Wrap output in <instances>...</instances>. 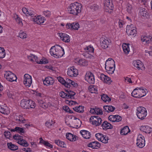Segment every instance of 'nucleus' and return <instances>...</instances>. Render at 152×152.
<instances>
[{"mask_svg":"<svg viewBox=\"0 0 152 152\" xmlns=\"http://www.w3.org/2000/svg\"><path fill=\"white\" fill-rule=\"evenodd\" d=\"M89 91L92 93H97V89L96 86H90L88 88Z\"/></svg>","mask_w":152,"mask_h":152,"instance_id":"41","label":"nucleus"},{"mask_svg":"<svg viewBox=\"0 0 152 152\" xmlns=\"http://www.w3.org/2000/svg\"><path fill=\"white\" fill-rule=\"evenodd\" d=\"M101 99L105 102H109L111 100V99H110L108 96L104 94H103L101 95Z\"/></svg>","mask_w":152,"mask_h":152,"instance_id":"42","label":"nucleus"},{"mask_svg":"<svg viewBox=\"0 0 152 152\" xmlns=\"http://www.w3.org/2000/svg\"><path fill=\"white\" fill-rule=\"evenodd\" d=\"M54 83V79L51 77H48L45 78L43 81V83L45 85L49 86L52 85Z\"/></svg>","mask_w":152,"mask_h":152,"instance_id":"21","label":"nucleus"},{"mask_svg":"<svg viewBox=\"0 0 152 152\" xmlns=\"http://www.w3.org/2000/svg\"><path fill=\"white\" fill-rule=\"evenodd\" d=\"M130 44L127 43H124L122 45V48L124 53L128 55L130 50L129 48Z\"/></svg>","mask_w":152,"mask_h":152,"instance_id":"29","label":"nucleus"},{"mask_svg":"<svg viewBox=\"0 0 152 152\" xmlns=\"http://www.w3.org/2000/svg\"><path fill=\"white\" fill-rule=\"evenodd\" d=\"M39 139L40 140L39 144L43 145L47 148L51 149L53 148V145L48 141L44 140L42 137H40Z\"/></svg>","mask_w":152,"mask_h":152,"instance_id":"25","label":"nucleus"},{"mask_svg":"<svg viewBox=\"0 0 152 152\" xmlns=\"http://www.w3.org/2000/svg\"><path fill=\"white\" fill-rule=\"evenodd\" d=\"M48 60L44 58L41 59L38 62H37V63L40 64H45L48 63Z\"/></svg>","mask_w":152,"mask_h":152,"instance_id":"55","label":"nucleus"},{"mask_svg":"<svg viewBox=\"0 0 152 152\" xmlns=\"http://www.w3.org/2000/svg\"><path fill=\"white\" fill-rule=\"evenodd\" d=\"M141 131L146 133L150 134L152 132V128L148 126H142L140 127Z\"/></svg>","mask_w":152,"mask_h":152,"instance_id":"28","label":"nucleus"},{"mask_svg":"<svg viewBox=\"0 0 152 152\" xmlns=\"http://www.w3.org/2000/svg\"><path fill=\"white\" fill-rule=\"evenodd\" d=\"M95 137L98 140L103 143H107L108 142L109 139L105 135H104L101 133H98L96 134Z\"/></svg>","mask_w":152,"mask_h":152,"instance_id":"14","label":"nucleus"},{"mask_svg":"<svg viewBox=\"0 0 152 152\" xmlns=\"http://www.w3.org/2000/svg\"><path fill=\"white\" fill-rule=\"evenodd\" d=\"M85 79L90 84H94L95 79L94 75L90 72H87L85 76Z\"/></svg>","mask_w":152,"mask_h":152,"instance_id":"16","label":"nucleus"},{"mask_svg":"<svg viewBox=\"0 0 152 152\" xmlns=\"http://www.w3.org/2000/svg\"><path fill=\"white\" fill-rule=\"evenodd\" d=\"M85 50L86 51L88 52L89 54L93 53L94 50V48L91 45H89L88 46L86 47L85 48Z\"/></svg>","mask_w":152,"mask_h":152,"instance_id":"46","label":"nucleus"},{"mask_svg":"<svg viewBox=\"0 0 152 152\" xmlns=\"http://www.w3.org/2000/svg\"><path fill=\"white\" fill-rule=\"evenodd\" d=\"M99 77L100 80L104 83L110 84L112 82L110 78L103 74H101L100 75Z\"/></svg>","mask_w":152,"mask_h":152,"instance_id":"23","label":"nucleus"},{"mask_svg":"<svg viewBox=\"0 0 152 152\" xmlns=\"http://www.w3.org/2000/svg\"><path fill=\"white\" fill-rule=\"evenodd\" d=\"M141 39L142 42L145 44L147 45L149 44H152V35H151L148 36H142Z\"/></svg>","mask_w":152,"mask_h":152,"instance_id":"20","label":"nucleus"},{"mask_svg":"<svg viewBox=\"0 0 152 152\" xmlns=\"http://www.w3.org/2000/svg\"><path fill=\"white\" fill-rule=\"evenodd\" d=\"M6 56L5 50L4 48L0 47V58H3Z\"/></svg>","mask_w":152,"mask_h":152,"instance_id":"50","label":"nucleus"},{"mask_svg":"<svg viewBox=\"0 0 152 152\" xmlns=\"http://www.w3.org/2000/svg\"><path fill=\"white\" fill-rule=\"evenodd\" d=\"M111 43V40L107 37H102L100 39L101 45L102 48L106 49Z\"/></svg>","mask_w":152,"mask_h":152,"instance_id":"13","label":"nucleus"},{"mask_svg":"<svg viewBox=\"0 0 152 152\" xmlns=\"http://www.w3.org/2000/svg\"><path fill=\"white\" fill-rule=\"evenodd\" d=\"M90 121L91 123L95 126L100 125L102 121V119L98 116H91L90 118Z\"/></svg>","mask_w":152,"mask_h":152,"instance_id":"9","label":"nucleus"},{"mask_svg":"<svg viewBox=\"0 0 152 152\" xmlns=\"http://www.w3.org/2000/svg\"><path fill=\"white\" fill-rule=\"evenodd\" d=\"M136 113L139 118L143 120L147 115V110L145 108L142 107H139L137 108Z\"/></svg>","mask_w":152,"mask_h":152,"instance_id":"5","label":"nucleus"},{"mask_svg":"<svg viewBox=\"0 0 152 152\" xmlns=\"http://www.w3.org/2000/svg\"><path fill=\"white\" fill-rule=\"evenodd\" d=\"M151 50L148 51V50H145V53L146 55H147L148 54L150 56H152V47H151Z\"/></svg>","mask_w":152,"mask_h":152,"instance_id":"64","label":"nucleus"},{"mask_svg":"<svg viewBox=\"0 0 152 152\" xmlns=\"http://www.w3.org/2000/svg\"><path fill=\"white\" fill-rule=\"evenodd\" d=\"M126 8L127 12L129 13H131L132 9V6L130 4H127Z\"/></svg>","mask_w":152,"mask_h":152,"instance_id":"56","label":"nucleus"},{"mask_svg":"<svg viewBox=\"0 0 152 152\" xmlns=\"http://www.w3.org/2000/svg\"><path fill=\"white\" fill-rule=\"evenodd\" d=\"M43 13L44 15L46 17H49L50 15V12L48 10L44 11Z\"/></svg>","mask_w":152,"mask_h":152,"instance_id":"59","label":"nucleus"},{"mask_svg":"<svg viewBox=\"0 0 152 152\" xmlns=\"http://www.w3.org/2000/svg\"><path fill=\"white\" fill-rule=\"evenodd\" d=\"M74 62L77 64L82 66L88 65V62L86 59L79 58H75L74 60Z\"/></svg>","mask_w":152,"mask_h":152,"instance_id":"18","label":"nucleus"},{"mask_svg":"<svg viewBox=\"0 0 152 152\" xmlns=\"http://www.w3.org/2000/svg\"><path fill=\"white\" fill-rule=\"evenodd\" d=\"M90 113H91L96 114L98 115H102L103 114L102 111L100 108L96 107H93L90 110Z\"/></svg>","mask_w":152,"mask_h":152,"instance_id":"27","label":"nucleus"},{"mask_svg":"<svg viewBox=\"0 0 152 152\" xmlns=\"http://www.w3.org/2000/svg\"><path fill=\"white\" fill-rule=\"evenodd\" d=\"M55 123V120H51L47 121L45 124V126L49 128H52L53 126V125Z\"/></svg>","mask_w":152,"mask_h":152,"instance_id":"39","label":"nucleus"},{"mask_svg":"<svg viewBox=\"0 0 152 152\" xmlns=\"http://www.w3.org/2000/svg\"><path fill=\"white\" fill-rule=\"evenodd\" d=\"M20 145L23 147H27L28 146V144L25 140L22 139V137L20 135Z\"/></svg>","mask_w":152,"mask_h":152,"instance_id":"38","label":"nucleus"},{"mask_svg":"<svg viewBox=\"0 0 152 152\" xmlns=\"http://www.w3.org/2000/svg\"><path fill=\"white\" fill-rule=\"evenodd\" d=\"M35 102L33 101L30 100H28V109L34 108L35 107Z\"/></svg>","mask_w":152,"mask_h":152,"instance_id":"43","label":"nucleus"},{"mask_svg":"<svg viewBox=\"0 0 152 152\" xmlns=\"http://www.w3.org/2000/svg\"><path fill=\"white\" fill-rule=\"evenodd\" d=\"M75 93L71 90L66 91L65 92L61 91L60 92L59 95L61 97L67 99L65 102L70 106L75 105L77 104L76 102L71 100L75 98Z\"/></svg>","mask_w":152,"mask_h":152,"instance_id":"1","label":"nucleus"},{"mask_svg":"<svg viewBox=\"0 0 152 152\" xmlns=\"http://www.w3.org/2000/svg\"><path fill=\"white\" fill-rule=\"evenodd\" d=\"M126 32L128 35L132 36L133 37H135L137 34L136 27L132 24L127 26Z\"/></svg>","mask_w":152,"mask_h":152,"instance_id":"7","label":"nucleus"},{"mask_svg":"<svg viewBox=\"0 0 152 152\" xmlns=\"http://www.w3.org/2000/svg\"><path fill=\"white\" fill-rule=\"evenodd\" d=\"M130 132V130L128 126L124 127L121 131V134L123 135H126Z\"/></svg>","mask_w":152,"mask_h":152,"instance_id":"36","label":"nucleus"},{"mask_svg":"<svg viewBox=\"0 0 152 152\" xmlns=\"http://www.w3.org/2000/svg\"><path fill=\"white\" fill-rule=\"evenodd\" d=\"M133 65L138 70H144L145 69L143 63L140 60H134L133 61Z\"/></svg>","mask_w":152,"mask_h":152,"instance_id":"15","label":"nucleus"},{"mask_svg":"<svg viewBox=\"0 0 152 152\" xmlns=\"http://www.w3.org/2000/svg\"><path fill=\"white\" fill-rule=\"evenodd\" d=\"M136 142L137 146L140 148H142L145 146V138L142 134H139L138 136Z\"/></svg>","mask_w":152,"mask_h":152,"instance_id":"8","label":"nucleus"},{"mask_svg":"<svg viewBox=\"0 0 152 152\" xmlns=\"http://www.w3.org/2000/svg\"><path fill=\"white\" fill-rule=\"evenodd\" d=\"M58 35L60 39L64 42L68 43L70 42V37L69 35L66 34L60 33H58Z\"/></svg>","mask_w":152,"mask_h":152,"instance_id":"17","label":"nucleus"},{"mask_svg":"<svg viewBox=\"0 0 152 152\" xmlns=\"http://www.w3.org/2000/svg\"><path fill=\"white\" fill-rule=\"evenodd\" d=\"M140 98L144 96L148 93V91L145 88H137Z\"/></svg>","mask_w":152,"mask_h":152,"instance_id":"30","label":"nucleus"},{"mask_svg":"<svg viewBox=\"0 0 152 152\" xmlns=\"http://www.w3.org/2000/svg\"><path fill=\"white\" fill-rule=\"evenodd\" d=\"M20 123H25L26 122V120L24 119L22 116L20 115Z\"/></svg>","mask_w":152,"mask_h":152,"instance_id":"61","label":"nucleus"},{"mask_svg":"<svg viewBox=\"0 0 152 152\" xmlns=\"http://www.w3.org/2000/svg\"><path fill=\"white\" fill-rule=\"evenodd\" d=\"M73 109L75 111L78 113H82L84 111L83 107L81 106L75 107Z\"/></svg>","mask_w":152,"mask_h":152,"instance_id":"44","label":"nucleus"},{"mask_svg":"<svg viewBox=\"0 0 152 152\" xmlns=\"http://www.w3.org/2000/svg\"><path fill=\"white\" fill-rule=\"evenodd\" d=\"M118 26L120 28H123V26L125 24V22L123 19H118Z\"/></svg>","mask_w":152,"mask_h":152,"instance_id":"51","label":"nucleus"},{"mask_svg":"<svg viewBox=\"0 0 152 152\" xmlns=\"http://www.w3.org/2000/svg\"><path fill=\"white\" fill-rule=\"evenodd\" d=\"M55 143L58 146L64 148L66 146V144L64 142L59 140H55Z\"/></svg>","mask_w":152,"mask_h":152,"instance_id":"40","label":"nucleus"},{"mask_svg":"<svg viewBox=\"0 0 152 152\" xmlns=\"http://www.w3.org/2000/svg\"><path fill=\"white\" fill-rule=\"evenodd\" d=\"M33 20L36 24L41 25L44 23L45 18L41 15L35 16L33 18Z\"/></svg>","mask_w":152,"mask_h":152,"instance_id":"19","label":"nucleus"},{"mask_svg":"<svg viewBox=\"0 0 152 152\" xmlns=\"http://www.w3.org/2000/svg\"><path fill=\"white\" fill-rule=\"evenodd\" d=\"M132 96L136 98H140L139 96V93L137 89V88H136L131 93Z\"/></svg>","mask_w":152,"mask_h":152,"instance_id":"45","label":"nucleus"},{"mask_svg":"<svg viewBox=\"0 0 152 152\" xmlns=\"http://www.w3.org/2000/svg\"><path fill=\"white\" fill-rule=\"evenodd\" d=\"M0 102V112L4 114L7 115L10 113L9 108L7 106L1 104Z\"/></svg>","mask_w":152,"mask_h":152,"instance_id":"26","label":"nucleus"},{"mask_svg":"<svg viewBox=\"0 0 152 152\" xmlns=\"http://www.w3.org/2000/svg\"><path fill=\"white\" fill-rule=\"evenodd\" d=\"M23 82L26 87H30L32 83L31 76L28 74H25L24 76Z\"/></svg>","mask_w":152,"mask_h":152,"instance_id":"10","label":"nucleus"},{"mask_svg":"<svg viewBox=\"0 0 152 152\" xmlns=\"http://www.w3.org/2000/svg\"><path fill=\"white\" fill-rule=\"evenodd\" d=\"M104 108L108 113L113 112L115 109V108L112 105L104 106Z\"/></svg>","mask_w":152,"mask_h":152,"instance_id":"37","label":"nucleus"},{"mask_svg":"<svg viewBox=\"0 0 152 152\" xmlns=\"http://www.w3.org/2000/svg\"><path fill=\"white\" fill-rule=\"evenodd\" d=\"M80 133L82 137L86 139H89L91 136L90 133L86 130H82L80 131Z\"/></svg>","mask_w":152,"mask_h":152,"instance_id":"31","label":"nucleus"},{"mask_svg":"<svg viewBox=\"0 0 152 152\" xmlns=\"http://www.w3.org/2000/svg\"><path fill=\"white\" fill-rule=\"evenodd\" d=\"M28 59L31 61H37V57L32 54L28 56Z\"/></svg>","mask_w":152,"mask_h":152,"instance_id":"47","label":"nucleus"},{"mask_svg":"<svg viewBox=\"0 0 152 152\" xmlns=\"http://www.w3.org/2000/svg\"><path fill=\"white\" fill-rule=\"evenodd\" d=\"M82 7L81 4L76 2L70 4L67 7V10L69 14L77 15L80 13Z\"/></svg>","mask_w":152,"mask_h":152,"instance_id":"3","label":"nucleus"},{"mask_svg":"<svg viewBox=\"0 0 152 152\" xmlns=\"http://www.w3.org/2000/svg\"><path fill=\"white\" fill-rule=\"evenodd\" d=\"M147 12L146 10L144 8H142L140 10L139 14L142 16L146 17L147 15Z\"/></svg>","mask_w":152,"mask_h":152,"instance_id":"49","label":"nucleus"},{"mask_svg":"<svg viewBox=\"0 0 152 152\" xmlns=\"http://www.w3.org/2000/svg\"><path fill=\"white\" fill-rule=\"evenodd\" d=\"M67 139L71 141H75L76 140V136L75 135L70 133H67L66 135Z\"/></svg>","mask_w":152,"mask_h":152,"instance_id":"33","label":"nucleus"},{"mask_svg":"<svg viewBox=\"0 0 152 152\" xmlns=\"http://www.w3.org/2000/svg\"><path fill=\"white\" fill-rule=\"evenodd\" d=\"M26 37L27 34L26 33L23 32H21V31H20V38L24 39L26 38Z\"/></svg>","mask_w":152,"mask_h":152,"instance_id":"54","label":"nucleus"},{"mask_svg":"<svg viewBox=\"0 0 152 152\" xmlns=\"http://www.w3.org/2000/svg\"><path fill=\"white\" fill-rule=\"evenodd\" d=\"M4 136L5 137L9 139H10L11 137V133L10 132L8 131L5 132L4 133Z\"/></svg>","mask_w":152,"mask_h":152,"instance_id":"60","label":"nucleus"},{"mask_svg":"<svg viewBox=\"0 0 152 152\" xmlns=\"http://www.w3.org/2000/svg\"><path fill=\"white\" fill-rule=\"evenodd\" d=\"M67 75L71 77H76L78 75V70L74 66L68 68L67 71Z\"/></svg>","mask_w":152,"mask_h":152,"instance_id":"12","label":"nucleus"},{"mask_svg":"<svg viewBox=\"0 0 152 152\" xmlns=\"http://www.w3.org/2000/svg\"><path fill=\"white\" fill-rule=\"evenodd\" d=\"M115 68V61L111 58H109L105 63V69L107 72L109 74H112L114 73Z\"/></svg>","mask_w":152,"mask_h":152,"instance_id":"4","label":"nucleus"},{"mask_svg":"<svg viewBox=\"0 0 152 152\" xmlns=\"http://www.w3.org/2000/svg\"><path fill=\"white\" fill-rule=\"evenodd\" d=\"M72 23H67L66 24V27L67 29H70V30H72Z\"/></svg>","mask_w":152,"mask_h":152,"instance_id":"63","label":"nucleus"},{"mask_svg":"<svg viewBox=\"0 0 152 152\" xmlns=\"http://www.w3.org/2000/svg\"><path fill=\"white\" fill-rule=\"evenodd\" d=\"M7 145L9 148L12 150H15L18 148V146L12 144L11 143H8Z\"/></svg>","mask_w":152,"mask_h":152,"instance_id":"48","label":"nucleus"},{"mask_svg":"<svg viewBox=\"0 0 152 152\" xmlns=\"http://www.w3.org/2000/svg\"><path fill=\"white\" fill-rule=\"evenodd\" d=\"M99 7V6H97L96 4H94L92 5H91L90 7V8L93 10H98Z\"/></svg>","mask_w":152,"mask_h":152,"instance_id":"62","label":"nucleus"},{"mask_svg":"<svg viewBox=\"0 0 152 152\" xmlns=\"http://www.w3.org/2000/svg\"><path fill=\"white\" fill-rule=\"evenodd\" d=\"M72 80L68 78H66L65 80L66 83L64 84V86L67 87L69 88L70 87V84L71 83Z\"/></svg>","mask_w":152,"mask_h":152,"instance_id":"52","label":"nucleus"},{"mask_svg":"<svg viewBox=\"0 0 152 152\" xmlns=\"http://www.w3.org/2000/svg\"><path fill=\"white\" fill-rule=\"evenodd\" d=\"M57 79L58 81L62 84L64 85V84L66 83L65 80L62 77H57Z\"/></svg>","mask_w":152,"mask_h":152,"instance_id":"58","label":"nucleus"},{"mask_svg":"<svg viewBox=\"0 0 152 152\" xmlns=\"http://www.w3.org/2000/svg\"><path fill=\"white\" fill-rule=\"evenodd\" d=\"M42 94L40 93H37L36 95L37 96H38V102L40 107L44 108H45L48 107V104L46 102L45 97H42Z\"/></svg>","mask_w":152,"mask_h":152,"instance_id":"6","label":"nucleus"},{"mask_svg":"<svg viewBox=\"0 0 152 152\" xmlns=\"http://www.w3.org/2000/svg\"><path fill=\"white\" fill-rule=\"evenodd\" d=\"M109 120L113 122H119L122 120V118L118 115H110L108 117Z\"/></svg>","mask_w":152,"mask_h":152,"instance_id":"22","label":"nucleus"},{"mask_svg":"<svg viewBox=\"0 0 152 152\" xmlns=\"http://www.w3.org/2000/svg\"><path fill=\"white\" fill-rule=\"evenodd\" d=\"M28 100L27 99H23L20 102V106L21 107L24 109H28Z\"/></svg>","mask_w":152,"mask_h":152,"instance_id":"35","label":"nucleus"},{"mask_svg":"<svg viewBox=\"0 0 152 152\" xmlns=\"http://www.w3.org/2000/svg\"><path fill=\"white\" fill-rule=\"evenodd\" d=\"M4 76L8 81L10 82L16 81L17 79L16 75L10 71L6 72Z\"/></svg>","mask_w":152,"mask_h":152,"instance_id":"11","label":"nucleus"},{"mask_svg":"<svg viewBox=\"0 0 152 152\" xmlns=\"http://www.w3.org/2000/svg\"><path fill=\"white\" fill-rule=\"evenodd\" d=\"M63 109L66 112H68L70 113H73L72 110H71L69 107L66 106L63 107Z\"/></svg>","mask_w":152,"mask_h":152,"instance_id":"57","label":"nucleus"},{"mask_svg":"<svg viewBox=\"0 0 152 152\" xmlns=\"http://www.w3.org/2000/svg\"><path fill=\"white\" fill-rule=\"evenodd\" d=\"M51 55L56 58H60L64 54V49L60 45H56L50 50Z\"/></svg>","mask_w":152,"mask_h":152,"instance_id":"2","label":"nucleus"},{"mask_svg":"<svg viewBox=\"0 0 152 152\" xmlns=\"http://www.w3.org/2000/svg\"><path fill=\"white\" fill-rule=\"evenodd\" d=\"M100 144L97 141H94L89 143L88 145V147L93 149H97L100 146Z\"/></svg>","mask_w":152,"mask_h":152,"instance_id":"32","label":"nucleus"},{"mask_svg":"<svg viewBox=\"0 0 152 152\" xmlns=\"http://www.w3.org/2000/svg\"><path fill=\"white\" fill-rule=\"evenodd\" d=\"M102 126L103 129L105 130L111 129L112 128V126L111 124L108 123L107 121H104L102 124Z\"/></svg>","mask_w":152,"mask_h":152,"instance_id":"34","label":"nucleus"},{"mask_svg":"<svg viewBox=\"0 0 152 152\" xmlns=\"http://www.w3.org/2000/svg\"><path fill=\"white\" fill-rule=\"evenodd\" d=\"M104 4L105 7H107L108 9L112 10H113L114 7L111 0H104Z\"/></svg>","mask_w":152,"mask_h":152,"instance_id":"24","label":"nucleus"},{"mask_svg":"<svg viewBox=\"0 0 152 152\" xmlns=\"http://www.w3.org/2000/svg\"><path fill=\"white\" fill-rule=\"evenodd\" d=\"M73 27L72 30H77L80 27V26L78 23L74 22L72 23Z\"/></svg>","mask_w":152,"mask_h":152,"instance_id":"53","label":"nucleus"}]
</instances>
